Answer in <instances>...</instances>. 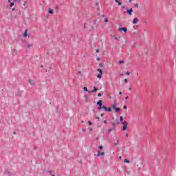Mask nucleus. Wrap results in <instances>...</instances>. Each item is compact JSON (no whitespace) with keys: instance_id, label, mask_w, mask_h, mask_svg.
<instances>
[{"instance_id":"f257e3e1","label":"nucleus","mask_w":176,"mask_h":176,"mask_svg":"<svg viewBox=\"0 0 176 176\" xmlns=\"http://www.w3.org/2000/svg\"><path fill=\"white\" fill-rule=\"evenodd\" d=\"M98 109L99 110L104 109V111H106V112H111L112 111V108H111V107L107 108L106 106L99 107Z\"/></svg>"},{"instance_id":"f03ea898","label":"nucleus","mask_w":176,"mask_h":176,"mask_svg":"<svg viewBox=\"0 0 176 176\" xmlns=\"http://www.w3.org/2000/svg\"><path fill=\"white\" fill-rule=\"evenodd\" d=\"M122 124H123L122 130L124 131L127 129V124H129V123L126 121H124L122 122Z\"/></svg>"},{"instance_id":"7ed1b4c3","label":"nucleus","mask_w":176,"mask_h":176,"mask_svg":"<svg viewBox=\"0 0 176 176\" xmlns=\"http://www.w3.org/2000/svg\"><path fill=\"white\" fill-rule=\"evenodd\" d=\"M112 108H113V109H115L116 112H120V108L116 107V104H113Z\"/></svg>"},{"instance_id":"20e7f679","label":"nucleus","mask_w":176,"mask_h":176,"mask_svg":"<svg viewBox=\"0 0 176 176\" xmlns=\"http://www.w3.org/2000/svg\"><path fill=\"white\" fill-rule=\"evenodd\" d=\"M118 31L122 32L123 31L124 33L127 32V28H118Z\"/></svg>"},{"instance_id":"39448f33","label":"nucleus","mask_w":176,"mask_h":176,"mask_svg":"<svg viewBox=\"0 0 176 176\" xmlns=\"http://www.w3.org/2000/svg\"><path fill=\"white\" fill-rule=\"evenodd\" d=\"M126 13H128V14H129V16H132L133 15V8L127 10Z\"/></svg>"},{"instance_id":"423d86ee","label":"nucleus","mask_w":176,"mask_h":176,"mask_svg":"<svg viewBox=\"0 0 176 176\" xmlns=\"http://www.w3.org/2000/svg\"><path fill=\"white\" fill-rule=\"evenodd\" d=\"M104 155H105V153L104 152H100L98 151V153H97V156L99 157V156H104Z\"/></svg>"},{"instance_id":"0eeeda50","label":"nucleus","mask_w":176,"mask_h":176,"mask_svg":"<svg viewBox=\"0 0 176 176\" xmlns=\"http://www.w3.org/2000/svg\"><path fill=\"white\" fill-rule=\"evenodd\" d=\"M29 83L34 86L35 85V81L34 80H29Z\"/></svg>"},{"instance_id":"6e6552de","label":"nucleus","mask_w":176,"mask_h":176,"mask_svg":"<svg viewBox=\"0 0 176 176\" xmlns=\"http://www.w3.org/2000/svg\"><path fill=\"white\" fill-rule=\"evenodd\" d=\"M28 30H25L23 33V38H27V36H28Z\"/></svg>"},{"instance_id":"1a4fd4ad","label":"nucleus","mask_w":176,"mask_h":176,"mask_svg":"<svg viewBox=\"0 0 176 176\" xmlns=\"http://www.w3.org/2000/svg\"><path fill=\"white\" fill-rule=\"evenodd\" d=\"M97 105H99V107H102V100L98 101Z\"/></svg>"},{"instance_id":"9d476101","label":"nucleus","mask_w":176,"mask_h":176,"mask_svg":"<svg viewBox=\"0 0 176 176\" xmlns=\"http://www.w3.org/2000/svg\"><path fill=\"white\" fill-rule=\"evenodd\" d=\"M137 23H138V18L133 19V23L137 24Z\"/></svg>"},{"instance_id":"9b49d317","label":"nucleus","mask_w":176,"mask_h":176,"mask_svg":"<svg viewBox=\"0 0 176 176\" xmlns=\"http://www.w3.org/2000/svg\"><path fill=\"white\" fill-rule=\"evenodd\" d=\"M8 2H10V7L12 8L14 6V3L12 2L10 0H8Z\"/></svg>"},{"instance_id":"f8f14e48","label":"nucleus","mask_w":176,"mask_h":176,"mask_svg":"<svg viewBox=\"0 0 176 176\" xmlns=\"http://www.w3.org/2000/svg\"><path fill=\"white\" fill-rule=\"evenodd\" d=\"M48 13H50V14H53L54 13V11L52 9L49 8Z\"/></svg>"},{"instance_id":"ddd939ff","label":"nucleus","mask_w":176,"mask_h":176,"mask_svg":"<svg viewBox=\"0 0 176 176\" xmlns=\"http://www.w3.org/2000/svg\"><path fill=\"white\" fill-rule=\"evenodd\" d=\"M97 90H98V89H97V87H94V90H92V91H91V93H96V91H97Z\"/></svg>"},{"instance_id":"4468645a","label":"nucleus","mask_w":176,"mask_h":176,"mask_svg":"<svg viewBox=\"0 0 176 176\" xmlns=\"http://www.w3.org/2000/svg\"><path fill=\"white\" fill-rule=\"evenodd\" d=\"M33 46L34 45L32 44H28V49H32Z\"/></svg>"},{"instance_id":"2eb2a0df","label":"nucleus","mask_w":176,"mask_h":176,"mask_svg":"<svg viewBox=\"0 0 176 176\" xmlns=\"http://www.w3.org/2000/svg\"><path fill=\"white\" fill-rule=\"evenodd\" d=\"M102 76V74H98L97 75V78H98V79H101Z\"/></svg>"},{"instance_id":"dca6fc26","label":"nucleus","mask_w":176,"mask_h":176,"mask_svg":"<svg viewBox=\"0 0 176 176\" xmlns=\"http://www.w3.org/2000/svg\"><path fill=\"white\" fill-rule=\"evenodd\" d=\"M84 91H87V93H90V91H89V89H87V87H84L83 88Z\"/></svg>"},{"instance_id":"f3484780","label":"nucleus","mask_w":176,"mask_h":176,"mask_svg":"<svg viewBox=\"0 0 176 176\" xmlns=\"http://www.w3.org/2000/svg\"><path fill=\"white\" fill-rule=\"evenodd\" d=\"M124 163H130V161L129 160H127V159H124Z\"/></svg>"},{"instance_id":"a211bd4d","label":"nucleus","mask_w":176,"mask_h":176,"mask_svg":"<svg viewBox=\"0 0 176 176\" xmlns=\"http://www.w3.org/2000/svg\"><path fill=\"white\" fill-rule=\"evenodd\" d=\"M137 167H138L137 170L140 171V170H141V166L137 165Z\"/></svg>"},{"instance_id":"6ab92c4d","label":"nucleus","mask_w":176,"mask_h":176,"mask_svg":"<svg viewBox=\"0 0 176 176\" xmlns=\"http://www.w3.org/2000/svg\"><path fill=\"white\" fill-rule=\"evenodd\" d=\"M118 64H124V60H120V61H118Z\"/></svg>"},{"instance_id":"aec40b11","label":"nucleus","mask_w":176,"mask_h":176,"mask_svg":"<svg viewBox=\"0 0 176 176\" xmlns=\"http://www.w3.org/2000/svg\"><path fill=\"white\" fill-rule=\"evenodd\" d=\"M99 74H102V70L101 69H98Z\"/></svg>"},{"instance_id":"412c9836","label":"nucleus","mask_w":176,"mask_h":176,"mask_svg":"<svg viewBox=\"0 0 176 176\" xmlns=\"http://www.w3.org/2000/svg\"><path fill=\"white\" fill-rule=\"evenodd\" d=\"M119 144V140H116L114 143V145H118Z\"/></svg>"},{"instance_id":"4be33fe9","label":"nucleus","mask_w":176,"mask_h":176,"mask_svg":"<svg viewBox=\"0 0 176 176\" xmlns=\"http://www.w3.org/2000/svg\"><path fill=\"white\" fill-rule=\"evenodd\" d=\"M120 122H123V116H121V117L120 118Z\"/></svg>"},{"instance_id":"5701e85b","label":"nucleus","mask_w":176,"mask_h":176,"mask_svg":"<svg viewBox=\"0 0 176 176\" xmlns=\"http://www.w3.org/2000/svg\"><path fill=\"white\" fill-rule=\"evenodd\" d=\"M108 131L109 133H111V131H113V129H109Z\"/></svg>"},{"instance_id":"b1692460","label":"nucleus","mask_w":176,"mask_h":176,"mask_svg":"<svg viewBox=\"0 0 176 176\" xmlns=\"http://www.w3.org/2000/svg\"><path fill=\"white\" fill-rule=\"evenodd\" d=\"M138 6H139L138 3H136L135 4V8H138Z\"/></svg>"},{"instance_id":"393cba45","label":"nucleus","mask_w":176,"mask_h":176,"mask_svg":"<svg viewBox=\"0 0 176 176\" xmlns=\"http://www.w3.org/2000/svg\"><path fill=\"white\" fill-rule=\"evenodd\" d=\"M124 83H127L129 81L127 80V78H125V79L124 80Z\"/></svg>"},{"instance_id":"a878e982","label":"nucleus","mask_w":176,"mask_h":176,"mask_svg":"<svg viewBox=\"0 0 176 176\" xmlns=\"http://www.w3.org/2000/svg\"><path fill=\"white\" fill-rule=\"evenodd\" d=\"M95 118L98 120V122L100 120V118L98 116H96Z\"/></svg>"},{"instance_id":"bb28decb","label":"nucleus","mask_w":176,"mask_h":176,"mask_svg":"<svg viewBox=\"0 0 176 176\" xmlns=\"http://www.w3.org/2000/svg\"><path fill=\"white\" fill-rule=\"evenodd\" d=\"M103 148H104V146H99L98 149H102Z\"/></svg>"},{"instance_id":"cd10ccee","label":"nucleus","mask_w":176,"mask_h":176,"mask_svg":"<svg viewBox=\"0 0 176 176\" xmlns=\"http://www.w3.org/2000/svg\"><path fill=\"white\" fill-rule=\"evenodd\" d=\"M117 3H118V6H120V5H122V3L120 1H118Z\"/></svg>"},{"instance_id":"c85d7f7f","label":"nucleus","mask_w":176,"mask_h":176,"mask_svg":"<svg viewBox=\"0 0 176 176\" xmlns=\"http://www.w3.org/2000/svg\"><path fill=\"white\" fill-rule=\"evenodd\" d=\"M104 23H108V19H104Z\"/></svg>"},{"instance_id":"c756f323","label":"nucleus","mask_w":176,"mask_h":176,"mask_svg":"<svg viewBox=\"0 0 176 176\" xmlns=\"http://www.w3.org/2000/svg\"><path fill=\"white\" fill-rule=\"evenodd\" d=\"M96 53H100V50L97 49V50H96Z\"/></svg>"},{"instance_id":"7c9ffc66","label":"nucleus","mask_w":176,"mask_h":176,"mask_svg":"<svg viewBox=\"0 0 176 176\" xmlns=\"http://www.w3.org/2000/svg\"><path fill=\"white\" fill-rule=\"evenodd\" d=\"M123 108H124V109H127V106L124 105V106L123 107Z\"/></svg>"},{"instance_id":"2f4dec72","label":"nucleus","mask_w":176,"mask_h":176,"mask_svg":"<svg viewBox=\"0 0 176 176\" xmlns=\"http://www.w3.org/2000/svg\"><path fill=\"white\" fill-rule=\"evenodd\" d=\"M126 75H130V72H127L126 73Z\"/></svg>"},{"instance_id":"473e14b6","label":"nucleus","mask_w":176,"mask_h":176,"mask_svg":"<svg viewBox=\"0 0 176 176\" xmlns=\"http://www.w3.org/2000/svg\"><path fill=\"white\" fill-rule=\"evenodd\" d=\"M101 94L100 93H99L98 94V97H101Z\"/></svg>"},{"instance_id":"72a5a7b5","label":"nucleus","mask_w":176,"mask_h":176,"mask_svg":"<svg viewBox=\"0 0 176 176\" xmlns=\"http://www.w3.org/2000/svg\"><path fill=\"white\" fill-rule=\"evenodd\" d=\"M89 126H91V124H93L91 123V122L89 121Z\"/></svg>"},{"instance_id":"f704fd0d","label":"nucleus","mask_w":176,"mask_h":176,"mask_svg":"<svg viewBox=\"0 0 176 176\" xmlns=\"http://www.w3.org/2000/svg\"><path fill=\"white\" fill-rule=\"evenodd\" d=\"M14 2H20V0H14Z\"/></svg>"},{"instance_id":"c9c22d12","label":"nucleus","mask_w":176,"mask_h":176,"mask_svg":"<svg viewBox=\"0 0 176 176\" xmlns=\"http://www.w3.org/2000/svg\"><path fill=\"white\" fill-rule=\"evenodd\" d=\"M26 3H27V1H25L23 3V6H25Z\"/></svg>"},{"instance_id":"e433bc0d","label":"nucleus","mask_w":176,"mask_h":176,"mask_svg":"<svg viewBox=\"0 0 176 176\" xmlns=\"http://www.w3.org/2000/svg\"><path fill=\"white\" fill-rule=\"evenodd\" d=\"M12 11L16 10V8H13L12 9Z\"/></svg>"},{"instance_id":"4c0bfd02","label":"nucleus","mask_w":176,"mask_h":176,"mask_svg":"<svg viewBox=\"0 0 176 176\" xmlns=\"http://www.w3.org/2000/svg\"><path fill=\"white\" fill-rule=\"evenodd\" d=\"M89 131H93V129L92 128H89Z\"/></svg>"},{"instance_id":"58836bf2","label":"nucleus","mask_w":176,"mask_h":176,"mask_svg":"<svg viewBox=\"0 0 176 176\" xmlns=\"http://www.w3.org/2000/svg\"><path fill=\"white\" fill-rule=\"evenodd\" d=\"M82 131H83V132L85 133V131H86V129H82Z\"/></svg>"},{"instance_id":"ea45409f","label":"nucleus","mask_w":176,"mask_h":176,"mask_svg":"<svg viewBox=\"0 0 176 176\" xmlns=\"http://www.w3.org/2000/svg\"><path fill=\"white\" fill-rule=\"evenodd\" d=\"M125 100H129V96H126V97L125 98Z\"/></svg>"},{"instance_id":"a19ab883","label":"nucleus","mask_w":176,"mask_h":176,"mask_svg":"<svg viewBox=\"0 0 176 176\" xmlns=\"http://www.w3.org/2000/svg\"><path fill=\"white\" fill-rule=\"evenodd\" d=\"M105 124H107V120L103 121Z\"/></svg>"},{"instance_id":"79ce46f5","label":"nucleus","mask_w":176,"mask_h":176,"mask_svg":"<svg viewBox=\"0 0 176 176\" xmlns=\"http://www.w3.org/2000/svg\"><path fill=\"white\" fill-rule=\"evenodd\" d=\"M115 2L118 3V2H119V0H115Z\"/></svg>"},{"instance_id":"37998d69","label":"nucleus","mask_w":176,"mask_h":176,"mask_svg":"<svg viewBox=\"0 0 176 176\" xmlns=\"http://www.w3.org/2000/svg\"><path fill=\"white\" fill-rule=\"evenodd\" d=\"M133 2V0H129V3H131Z\"/></svg>"},{"instance_id":"c03bdc74","label":"nucleus","mask_w":176,"mask_h":176,"mask_svg":"<svg viewBox=\"0 0 176 176\" xmlns=\"http://www.w3.org/2000/svg\"><path fill=\"white\" fill-rule=\"evenodd\" d=\"M100 116L102 118V116H104V113L100 114Z\"/></svg>"},{"instance_id":"a18cd8bd","label":"nucleus","mask_w":176,"mask_h":176,"mask_svg":"<svg viewBox=\"0 0 176 176\" xmlns=\"http://www.w3.org/2000/svg\"><path fill=\"white\" fill-rule=\"evenodd\" d=\"M115 124H116L115 122L112 123V126H115Z\"/></svg>"},{"instance_id":"49530a36","label":"nucleus","mask_w":176,"mask_h":176,"mask_svg":"<svg viewBox=\"0 0 176 176\" xmlns=\"http://www.w3.org/2000/svg\"><path fill=\"white\" fill-rule=\"evenodd\" d=\"M115 40H116V41H118V37H115Z\"/></svg>"},{"instance_id":"de8ad7c7","label":"nucleus","mask_w":176,"mask_h":176,"mask_svg":"<svg viewBox=\"0 0 176 176\" xmlns=\"http://www.w3.org/2000/svg\"><path fill=\"white\" fill-rule=\"evenodd\" d=\"M119 95H120V96H122V92H120V93H119Z\"/></svg>"},{"instance_id":"09e8293b","label":"nucleus","mask_w":176,"mask_h":176,"mask_svg":"<svg viewBox=\"0 0 176 176\" xmlns=\"http://www.w3.org/2000/svg\"><path fill=\"white\" fill-rule=\"evenodd\" d=\"M126 137H129V134L126 133Z\"/></svg>"},{"instance_id":"8fccbe9b","label":"nucleus","mask_w":176,"mask_h":176,"mask_svg":"<svg viewBox=\"0 0 176 176\" xmlns=\"http://www.w3.org/2000/svg\"><path fill=\"white\" fill-rule=\"evenodd\" d=\"M13 134H16V132H15V131H14V132H13Z\"/></svg>"},{"instance_id":"3c124183","label":"nucleus","mask_w":176,"mask_h":176,"mask_svg":"<svg viewBox=\"0 0 176 176\" xmlns=\"http://www.w3.org/2000/svg\"><path fill=\"white\" fill-rule=\"evenodd\" d=\"M129 90H131V87L129 88Z\"/></svg>"},{"instance_id":"603ef678","label":"nucleus","mask_w":176,"mask_h":176,"mask_svg":"<svg viewBox=\"0 0 176 176\" xmlns=\"http://www.w3.org/2000/svg\"><path fill=\"white\" fill-rule=\"evenodd\" d=\"M82 123H84V122H83V121H82Z\"/></svg>"},{"instance_id":"864d4df0","label":"nucleus","mask_w":176,"mask_h":176,"mask_svg":"<svg viewBox=\"0 0 176 176\" xmlns=\"http://www.w3.org/2000/svg\"><path fill=\"white\" fill-rule=\"evenodd\" d=\"M52 176H56V175H52Z\"/></svg>"}]
</instances>
